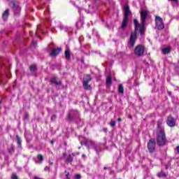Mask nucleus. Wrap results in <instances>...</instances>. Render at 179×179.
<instances>
[{
  "label": "nucleus",
  "instance_id": "f257e3e1",
  "mask_svg": "<svg viewBox=\"0 0 179 179\" xmlns=\"http://www.w3.org/2000/svg\"><path fill=\"white\" fill-rule=\"evenodd\" d=\"M66 121L69 124H77L79 127H83L84 122L80 117V112L76 109H71L67 113Z\"/></svg>",
  "mask_w": 179,
  "mask_h": 179
},
{
  "label": "nucleus",
  "instance_id": "f03ea898",
  "mask_svg": "<svg viewBox=\"0 0 179 179\" xmlns=\"http://www.w3.org/2000/svg\"><path fill=\"white\" fill-rule=\"evenodd\" d=\"M157 145L159 148H163V146H166L169 141H167V138L166 137V132L163 131H158L157 133Z\"/></svg>",
  "mask_w": 179,
  "mask_h": 179
},
{
  "label": "nucleus",
  "instance_id": "7ed1b4c3",
  "mask_svg": "<svg viewBox=\"0 0 179 179\" xmlns=\"http://www.w3.org/2000/svg\"><path fill=\"white\" fill-rule=\"evenodd\" d=\"M134 23L135 26V31L134 32H131V34H130V38L129 41V44H130L131 47H134V45H135V43H136V39L138 38L136 31H138L139 27H141L138 20L134 19Z\"/></svg>",
  "mask_w": 179,
  "mask_h": 179
},
{
  "label": "nucleus",
  "instance_id": "20e7f679",
  "mask_svg": "<svg viewBox=\"0 0 179 179\" xmlns=\"http://www.w3.org/2000/svg\"><path fill=\"white\" fill-rule=\"evenodd\" d=\"M147 148L150 153H155V150H156V139L150 138L147 144Z\"/></svg>",
  "mask_w": 179,
  "mask_h": 179
},
{
  "label": "nucleus",
  "instance_id": "39448f33",
  "mask_svg": "<svg viewBox=\"0 0 179 179\" xmlns=\"http://www.w3.org/2000/svg\"><path fill=\"white\" fill-rule=\"evenodd\" d=\"M155 29H157V30H163L164 29V22L161 17H155Z\"/></svg>",
  "mask_w": 179,
  "mask_h": 179
},
{
  "label": "nucleus",
  "instance_id": "423d86ee",
  "mask_svg": "<svg viewBox=\"0 0 179 179\" xmlns=\"http://www.w3.org/2000/svg\"><path fill=\"white\" fill-rule=\"evenodd\" d=\"M134 54L135 55H137L138 57H142L143 54H145V47L143 45H138L134 48Z\"/></svg>",
  "mask_w": 179,
  "mask_h": 179
},
{
  "label": "nucleus",
  "instance_id": "0eeeda50",
  "mask_svg": "<svg viewBox=\"0 0 179 179\" xmlns=\"http://www.w3.org/2000/svg\"><path fill=\"white\" fill-rule=\"evenodd\" d=\"M94 141L90 138H85L83 141H80V145H84L86 146L87 149H90V146H93Z\"/></svg>",
  "mask_w": 179,
  "mask_h": 179
},
{
  "label": "nucleus",
  "instance_id": "6e6552de",
  "mask_svg": "<svg viewBox=\"0 0 179 179\" xmlns=\"http://www.w3.org/2000/svg\"><path fill=\"white\" fill-rule=\"evenodd\" d=\"M10 5L11 8H13V10H14V15H19V13H20L22 8H20V6L16 5L15 3V1H11L10 3Z\"/></svg>",
  "mask_w": 179,
  "mask_h": 179
},
{
  "label": "nucleus",
  "instance_id": "1a4fd4ad",
  "mask_svg": "<svg viewBox=\"0 0 179 179\" xmlns=\"http://www.w3.org/2000/svg\"><path fill=\"white\" fill-rule=\"evenodd\" d=\"M62 52V48L59 47L57 48H54L52 50V52L50 53V57H52V58H54V57H57V55H59Z\"/></svg>",
  "mask_w": 179,
  "mask_h": 179
},
{
  "label": "nucleus",
  "instance_id": "9d476101",
  "mask_svg": "<svg viewBox=\"0 0 179 179\" xmlns=\"http://www.w3.org/2000/svg\"><path fill=\"white\" fill-rule=\"evenodd\" d=\"M166 124L168 127H171V128L174 127L176 125V119L171 116H168L166 119Z\"/></svg>",
  "mask_w": 179,
  "mask_h": 179
},
{
  "label": "nucleus",
  "instance_id": "9b49d317",
  "mask_svg": "<svg viewBox=\"0 0 179 179\" xmlns=\"http://www.w3.org/2000/svg\"><path fill=\"white\" fill-rule=\"evenodd\" d=\"M148 17V11L146 10H143L141 12V21L143 24L146 23V18Z\"/></svg>",
  "mask_w": 179,
  "mask_h": 179
},
{
  "label": "nucleus",
  "instance_id": "f8f14e48",
  "mask_svg": "<svg viewBox=\"0 0 179 179\" xmlns=\"http://www.w3.org/2000/svg\"><path fill=\"white\" fill-rule=\"evenodd\" d=\"M91 148H92V149L95 150L97 155H99V153L101 152V148L100 147V143H96L94 142Z\"/></svg>",
  "mask_w": 179,
  "mask_h": 179
},
{
  "label": "nucleus",
  "instance_id": "ddd939ff",
  "mask_svg": "<svg viewBox=\"0 0 179 179\" xmlns=\"http://www.w3.org/2000/svg\"><path fill=\"white\" fill-rule=\"evenodd\" d=\"M157 127L158 131H164V126H163V119L158 120L157 122Z\"/></svg>",
  "mask_w": 179,
  "mask_h": 179
},
{
  "label": "nucleus",
  "instance_id": "4468645a",
  "mask_svg": "<svg viewBox=\"0 0 179 179\" xmlns=\"http://www.w3.org/2000/svg\"><path fill=\"white\" fill-rule=\"evenodd\" d=\"M50 83L55 85V86H61L62 85V83L61 80H57V77H52L50 78Z\"/></svg>",
  "mask_w": 179,
  "mask_h": 179
},
{
  "label": "nucleus",
  "instance_id": "2eb2a0df",
  "mask_svg": "<svg viewBox=\"0 0 179 179\" xmlns=\"http://www.w3.org/2000/svg\"><path fill=\"white\" fill-rule=\"evenodd\" d=\"M24 138L27 141V142L29 143V142H31L33 139V135L29 131H25L24 132Z\"/></svg>",
  "mask_w": 179,
  "mask_h": 179
},
{
  "label": "nucleus",
  "instance_id": "dca6fc26",
  "mask_svg": "<svg viewBox=\"0 0 179 179\" xmlns=\"http://www.w3.org/2000/svg\"><path fill=\"white\" fill-rule=\"evenodd\" d=\"M124 17H128L129 15H131V10L129 9V6L127 4H125L124 6Z\"/></svg>",
  "mask_w": 179,
  "mask_h": 179
},
{
  "label": "nucleus",
  "instance_id": "f3484780",
  "mask_svg": "<svg viewBox=\"0 0 179 179\" xmlns=\"http://www.w3.org/2000/svg\"><path fill=\"white\" fill-rule=\"evenodd\" d=\"M128 26V17H124L122 22L121 29H125Z\"/></svg>",
  "mask_w": 179,
  "mask_h": 179
},
{
  "label": "nucleus",
  "instance_id": "a211bd4d",
  "mask_svg": "<svg viewBox=\"0 0 179 179\" xmlns=\"http://www.w3.org/2000/svg\"><path fill=\"white\" fill-rule=\"evenodd\" d=\"M112 83H113V79L111 78V76H108V77L106 78V87H110Z\"/></svg>",
  "mask_w": 179,
  "mask_h": 179
},
{
  "label": "nucleus",
  "instance_id": "6ab92c4d",
  "mask_svg": "<svg viewBox=\"0 0 179 179\" xmlns=\"http://www.w3.org/2000/svg\"><path fill=\"white\" fill-rule=\"evenodd\" d=\"M83 24H85V22L83 21V20L80 19L76 23V27H77V29H80L83 27Z\"/></svg>",
  "mask_w": 179,
  "mask_h": 179
},
{
  "label": "nucleus",
  "instance_id": "aec40b11",
  "mask_svg": "<svg viewBox=\"0 0 179 179\" xmlns=\"http://www.w3.org/2000/svg\"><path fill=\"white\" fill-rule=\"evenodd\" d=\"M9 16V8H7L2 14V18L3 20H8Z\"/></svg>",
  "mask_w": 179,
  "mask_h": 179
},
{
  "label": "nucleus",
  "instance_id": "412c9836",
  "mask_svg": "<svg viewBox=\"0 0 179 179\" xmlns=\"http://www.w3.org/2000/svg\"><path fill=\"white\" fill-rule=\"evenodd\" d=\"M16 139H17V145L20 149H22V138L19 135L16 136Z\"/></svg>",
  "mask_w": 179,
  "mask_h": 179
},
{
  "label": "nucleus",
  "instance_id": "4be33fe9",
  "mask_svg": "<svg viewBox=\"0 0 179 179\" xmlns=\"http://www.w3.org/2000/svg\"><path fill=\"white\" fill-rule=\"evenodd\" d=\"M64 55L68 61L71 59V51L69 50V49H66L65 50Z\"/></svg>",
  "mask_w": 179,
  "mask_h": 179
},
{
  "label": "nucleus",
  "instance_id": "5701e85b",
  "mask_svg": "<svg viewBox=\"0 0 179 179\" xmlns=\"http://www.w3.org/2000/svg\"><path fill=\"white\" fill-rule=\"evenodd\" d=\"M8 152L10 153V155H13V153H15V146L13 144H12L10 147L8 148Z\"/></svg>",
  "mask_w": 179,
  "mask_h": 179
},
{
  "label": "nucleus",
  "instance_id": "b1692460",
  "mask_svg": "<svg viewBox=\"0 0 179 179\" xmlns=\"http://www.w3.org/2000/svg\"><path fill=\"white\" fill-rule=\"evenodd\" d=\"M157 177H159V178H166L167 177V174L163 171H161L157 173Z\"/></svg>",
  "mask_w": 179,
  "mask_h": 179
},
{
  "label": "nucleus",
  "instance_id": "393cba45",
  "mask_svg": "<svg viewBox=\"0 0 179 179\" xmlns=\"http://www.w3.org/2000/svg\"><path fill=\"white\" fill-rule=\"evenodd\" d=\"M145 24L141 23V27H140V29H139V33L141 36L143 35L145 33Z\"/></svg>",
  "mask_w": 179,
  "mask_h": 179
},
{
  "label": "nucleus",
  "instance_id": "a878e982",
  "mask_svg": "<svg viewBox=\"0 0 179 179\" xmlns=\"http://www.w3.org/2000/svg\"><path fill=\"white\" fill-rule=\"evenodd\" d=\"M171 49L169 47L162 49V54L166 55L170 54Z\"/></svg>",
  "mask_w": 179,
  "mask_h": 179
},
{
  "label": "nucleus",
  "instance_id": "bb28decb",
  "mask_svg": "<svg viewBox=\"0 0 179 179\" xmlns=\"http://www.w3.org/2000/svg\"><path fill=\"white\" fill-rule=\"evenodd\" d=\"M37 159L38 160H40L39 162H38L39 164H41V163H43V162L44 161V157H43V155L41 154L38 155Z\"/></svg>",
  "mask_w": 179,
  "mask_h": 179
},
{
  "label": "nucleus",
  "instance_id": "cd10ccee",
  "mask_svg": "<svg viewBox=\"0 0 179 179\" xmlns=\"http://www.w3.org/2000/svg\"><path fill=\"white\" fill-rule=\"evenodd\" d=\"M83 83L85 89H86L87 90L91 89L92 87L89 85V83H87V81H83Z\"/></svg>",
  "mask_w": 179,
  "mask_h": 179
},
{
  "label": "nucleus",
  "instance_id": "c85d7f7f",
  "mask_svg": "<svg viewBox=\"0 0 179 179\" xmlns=\"http://www.w3.org/2000/svg\"><path fill=\"white\" fill-rule=\"evenodd\" d=\"M118 92L120 94H124V86L122 85V84L119 85Z\"/></svg>",
  "mask_w": 179,
  "mask_h": 179
},
{
  "label": "nucleus",
  "instance_id": "c756f323",
  "mask_svg": "<svg viewBox=\"0 0 179 179\" xmlns=\"http://www.w3.org/2000/svg\"><path fill=\"white\" fill-rule=\"evenodd\" d=\"M90 80H92V76H90V75H87L84 79L83 82H87V83H90Z\"/></svg>",
  "mask_w": 179,
  "mask_h": 179
},
{
  "label": "nucleus",
  "instance_id": "7c9ffc66",
  "mask_svg": "<svg viewBox=\"0 0 179 179\" xmlns=\"http://www.w3.org/2000/svg\"><path fill=\"white\" fill-rule=\"evenodd\" d=\"M29 71L31 72H36L37 71V68L36 67V65L33 64L29 66Z\"/></svg>",
  "mask_w": 179,
  "mask_h": 179
},
{
  "label": "nucleus",
  "instance_id": "2f4dec72",
  "mask_svg": "<svg viewBox=\"0 0 179 179\" xmlns=\"http://www.w3.org/2000/svg\"><path fill=\"white\" fill-rule=\"evenodd\" d=\"M72 162H73V157H72V155H69V156L66 159V162L67 163H72Z\"/></svg>",
  "mask_w": 179,
  "mask_h": 179
},
{
  "label": "nucleus",
  "instance_id": "473e14b6",
  "mask_svg": "<svg viewBox=\"0 0 179 179\" xmlns=\"http://www.w3.org/2000/svg\"><path fill=\"white\" fill-rule=\"evenodd\" d=\"M49 48H50V50H53L54 48H55V43H51L49 45Z\"/></svg>",
  "mask_w": 179,
  "mask_h": 179
},
{
  "label": "nucleus",
  "instance_id": "72a5a7b5",
  "mask_svg": "<svg viewBox=\"0 0 179 179\" xmlns=\"http://www.w3.org/2000/svg\"><path fill=\"white\" fill-rule=\"evenodd\" d=\"M60 30H64V31H68V28L64 27L63 25L59 26Z\"/></svg>",
  "mask_w": 179,
  "mask_h": 179
},
{
  "label": "nucleus",
  "instance_id": "f704fd0d",
  "mask_svg": "<svg viewBox=\"0 0 179 179\" xmlns=\"http://www.w3.org/2000/svg\"><path fill=\"white\" fill-rule=\"evenodd\" d=\"M57 120V115L54 114L51 116V121H55Z\"/></svg>",
  "mask_w": 179,
  "mask_h": 179
},
{
  "label": "nucleus",
  "instance_id": "c9c22d12",
  "mask_svg": "<svg viewBox=\"0 0 179 179\" xmlns=\"http://www.w3.org/2000/svg\"><path fill=\"white\" fill-rule=\"evenodd\" d=\"M24 120H29V114L25 113L24 115Z\"/></svg>",
  "mask_w": 179,
  "mask_h": 179
},
{
  "label": "nucleus",
  "instance_id": "e433bc0d",
  "mask_svg": "<svg viewBox=\"0 0 179 179\" xmlns=\"http://www.w3.org/2000/svg\"><path fill=\"white\" fill-rule=\"evenodd\" d=\"M110 127H115V121L110 122Z\"/></svg>",
  "mask_w": 179,
  "mask_h": 179
},
{
  "label": "nucleus",
  "instance_id": "4c0bfd02",
  "mask_svg": "<svg viewBox=\"0 0 179 179\" xmlns=\"http://www.w3.org/2000/svg\"><path fill=\"white\" fill-rule=\"evenodd\" d=\"M81 177L82 176L80 174H76L75 175V178H76V179H80Z\"/></svg>",
  "mask_w": 179,
  "mask_h": 179
},
{
  "label": "nucleus",
  "instance_id": "58836bf2",
  "mask_svg": "<svg viewBox=\"0 0 179 179\" xmlns=\"http://www.w3.org/2000/svg\"><path fill=\"white\" fill-rule=\"evenodd\" d=\"M175 150H176L177 154L179 155V145L176 146V148H175Z\"/></svg>",
  "mask_w": 179,
  "mask_h": 179
},
{
  "label": "nucleus",
  "instance_id": "ea45409f",
  "mask_svg": "<svg viewBox=\"0 0 179 179\" xmlns=\"http://www.w3.org/2000/svg\"><path fill=\"white\" fill-rule=\"evenodd\" d=\"M6 67L3 65V66H1V68H0V71H5V69Z\"/></svg>",
  "mask_w": 179,
  "mask_h": 179
},
{
  "label": "nucleus",
  "instance_id": "a19ab883",
  "mask_svg": "<svg viewBox=\"0 0 179 179\" xmlns=\"http://www.w3.org/2000/svg\"><path fill=\"white\" fill-rule=\"evenodd\" d=\"M32 45H34V47H36V45H37V42H36V41H32Z\"/></svg>",
  "mask_w": 179,
  "mask_h": 179
},
{
  "label": "nucleus",
  "instance_id": "79ce46f5",
  "mask_svg": "<svg viewBox=\"0 0 179 179\" xmlns=\"http://www.w3.org/2000/svg\"><path fill=\"white\" fill-rule=\"evenodd\" d=\"M44 170H45V171L50 170V166H45Z\"/></svg>",
  "mask_w": 179,
  "mask_h": 179
},
{
  "label": "nucleus",
  "instance_id": "37998d69",
  "mask_svg": "<svg viewBox=\"0 0 179 179\" xmlns=\"http://www.w3.org/2000/svg\"><path fill=\"white\" fill-rule=\"evenodd\" d=\"M169 1H170L171 2H176V3L178 2V0H169Z\"/></svg>",
  "mask_w": 179,
  "mask_h": 179
},
{
  "label": "nucleus",
  "instance_id": "c03bdc74",
  "mask_svg": "<svg viewBox=\"0 0 179 179\" xmlns=\"http://www.w3.org/2000/svg\"><path fill=\"white\" fill-rule=\"evenodd\" d=\"M36 37H38V32L36 31L35 34Z\"/></svg>",
  "mask_w": 179,
  "mask_h": 179
},
{
  "label": "nucleus",
  "instance_id": "a18cd8bd",
  "mask_svg": "<svg viewBox=\"0 0 179 179\" xmlns=\"http://www.w3.org/2000/svg\"><path fill=\"white\" fill-rule=\"evenodd\" d=\"M66 178H69V172H67V174H66Z\"/></svg>",
  "mask_w": 179,
  "mask_h": 179
},
{
  "label": "nucleus",
  "instance_id": "49530a36",
  "mask_svg": "<svg viewBox=\"0 0 179 179\" xmlns=\"http://www.w3.org/2000/svg\"><path fill=\"white\" fill-rule=\"evenodd\" d=\"M117 121H118V122H121V121H122V118H118Z\"/></svg>",
  "mask_w": 179,
  "mask_h": 179
},
{
  "label": "nucleus",
  "instance_id": "de8ad7c7",
  "mask_svg": "<svg viewBox=\"0 0 179 179\" xmlns=\"http://www.w3.org/2000/svg\"><path fill=\"white\" fill-rule=\"evenodd\" d=\"M50 143H51L52 145H54V141L51 140V141H50Z\"/></svg>",
  "mask_w": 179,
  "mask_h": 179
},
{
  "label": "nucleus",
  "instance_id": "09e8293b",
  "mask_svg": "<svg viewBox=\"0 0 179 179\" xmlns=\"http://www.w3.org/2000/svg\"><path fill=\"white\" fill-rule=\"evenodd\" d=\"M82 157H86V155L83 154V155H82Z\"/></svg>",
  "mask_w": 179,
  "mask_h": 179
},
{
  "label": "nucleus",
  "instance_id": "8fccbe9b",
  "mask_svg": "<svg viewBox=\"0 0 179 179\" xmlns=\"http://www.w3.org/2000/svg\"><path fill=\"white\" fill-rule=\"evenodd\" d=\"M107 169H108V168H107V166L103 167V170H107Z\"/></svg>",
  "mask_w": 179,
  "mask_h": 179
},
{
  "label": "nucleus",
  "instance_id": "3c124183",
  "mask_svg": "<svg viewBox=\"0 0 179 179\" xmlns=\"http://www.w3.org/2000/svg\"><path fill=\"white\" fill-rule=\"evenodd\" d=\"M169 94L171 96V92H169Z\"/></svg>",
  "mask_w": 179,
  "mask_h": 179
},
{
  "label": "nucleus",
  "instance_id": "603ef678",
  "mask_svg": "<svg viewBox=\"0 0 179 179\" xmlns=\"http://www.w3.org/2000/svg\"><path fill=\"white\" fill-rule=\"evenodd\" d=\"M76 155H80V152H76Z\"/></svg>",
  "mask_w": 179,
  "mask_h": 179
},
{
  "label": "nucleus",
  "instance_id": "864d4df0",
  "mask_svg": "<svg viewBox=\"0 0 179 179\" xmlns=\"http://www.w3.org/2000/svg\"><path fill=\"white\" fill-rule=\"evenodd\" d=\"M71 156L75 157V153H72V154H71Z\"/></svg>",
  "mask_w": 179,
  "mask_h": 179
},
{
  "label": "nucleus",
  "instance_id": "5fc2aeb1",
  "mask_svg": "<svg viewBox=\"0 0 179 179\" xmlns=\"http://www.w3.org/2000/svg\"><path fill=\"white\" fill-rule=\"evenodd\" d=\"M64 173H65L66 174H67L68 171H64Z\"/></svg>",
  "mask_w": 179,
  "mask_h": 179
},
{
  "label": "nucleus",
  "instance_id": "6e6d98bb",
  "mask_svg": "<svg viewBox=\"0 0 179 179\" xmlns=\"http://www.w3.org/2000/svg\"><path fill=\"white\" fill-rule=\"evenodd\" d=\"M39 25L37 26V30H38Z\"/></svg>",
  "mask_w": 179,
  "mask_h": 179
},
{
  "label": "nucleus",
  "instance_id": "4d7b16f0",
  "mask_svg": "<svg viewBox=\"0 0 179 179\" xmlns=\"http://www.w3.org/2000/svg\"><path fill=\"white\" fill-rule=\"evenodd\" d=\"M78 12H79V13H80V10H79Z\"/></svg>",
  "mask_w": 179,
  "mask_h": 179
},
{
  "label": "nucleus",
  "instance_id": "13d9d810",
  "mask_svg": "<svg viewBox=\"0 0 179 179\" xmlns=\"http://www.w3.org/2000/svg\"><path fill=\"white\" fill-rule=\"evenodd\" d=\"M136 86H139V84L137 83V84H136Z\"/></svg>",
  "mask_w": 179,
  "mask_h": 179
},
{
  "label": "nucleus",
  "instance_id": "bf43d9fd",
  "mask_svg": "<svg viewBox=\"0 0 179 179\" xmlns=\"http://www.w3.org/2000/svg\"><path fill=\"white\" fill-rule=\"evenodd\" d=\"M67 179H71L70 178H66Z\"/></svg>",
  "mask_w": 179,
  "mask_h": 179
},
{
  "label": "nucleus",
  "instance_id": "052dcab7",
  "mask_svg": "<svg viewBox=\"0 0 179 179\" xmlns=\"http://www.w3.org/2000/svg\"><path fill=\"white\" fill-rule=\"evenodd\" d=\"M89 38H92L90 36H89Z\"/></svg>",
  "mask_w": 179,
  "mask_h": 179
},
{
  "label": "nucleus",
  "instance_id": "680f3d73",
  "mask_svg": "<svg viewBox=\"0 0 179 179\" xmlns=\"http://www.w3.org/2000/svg\"><path fill=\"white\" fill-rule=\"evenodd\" d=\"M78 149H80V147H78Z\"/></svg>",
  "mask_w": 179,
  "mask_h": 179
},
{
  "label": "nucleus",
  "instance_id": "e2e57ef3",
  "mask_svg": "<svg viewBox=\"0 0 179 179\" xmlns=\"http://www.w3.org/2000/svg\"><path fill=\"white\" fill-rule=\"evenodd\" d=\"M13 87H15V85H13Z\"/></svg>",
  "mask_w": 179,
  "mask_h": 179
},
{
  "label": "nucleus",
  "instance_id": "0e129e2a",
  "mask_svg": "<svg viewBox=\"0 0 179 179\" xmlns=\"http://www.w3.org/2000/svg\"><path fill=\"white\" fill-rule=\"evenodd\" d=\"M0 104H1V101H0Z\"/></svg>",
  "mask_w": 179,
  "mask_h": 179
}]
</instances>
